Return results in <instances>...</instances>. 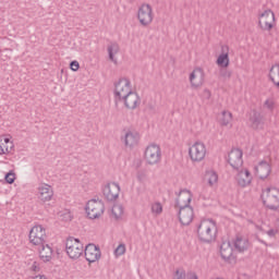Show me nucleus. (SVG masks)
Instances as JSON below:
<instances>
[{
    "instance_id": "nucleus-1",
    "label": "nucleus",
    "mask_w": 279,
    "mask_h": 279,
    "mask_svg": "<svg viewBox=\"0 0 279 279\" xmlns=\"http://www.w3.org/2000/svg\"><path fill=\"white\" fill-rule=\"evenodd\" d=\"M197 235L202 243H213L217 239V225L214 220H202L197 227Z\"/></svg>"
},
{
    "instance_id": "nucleus-2",
    "label": "nucleus",
    "mask_w": 279,
    "mask_h": 279,
    "mask_svg": "<svg viewBox=\"0 0 279 279\" xmlns=\"http://www.w3.org/2000/svg\"><path fill=\"white\" fill-rule=\"evenodd\" d=\"M187 202L186 204H182L180 199H175V208H179V221L181 226H190L193 221L194 211L193 207L191 206V194L186 193L185 195Z\"/></svg>"
},
{
    "instance_id": "nucleus-3",
    "label": "nucleus",
    "mask_w": 279,
    "mask_h": 279,
    "mask_svg": "<svg viewBox=\"0 0 279 279\" xmlns=\"http://www.w3.org/2000/svg\"><path fill=\"white\" fill-rule=\"evenodd\" d=\"M106 213V204L99 198H92L86 202L85 215L87 219L95 220L101 219Z\"/></svg>"
},
{
    "instance_id": "nucleus-4",
    "label": "nucleus",
    "mask_w": 279,
    "mask_h": 279,
    "mask_svg": "<svg viewBox=\"0 0 279 279\" xmlns=\"http://www.w3.org/2000/svg\"><path fill=\"white\" fill-rule=\"evenodd\" d=\"M28 241L33 247L47 243V229L43 225H35L28 232Z\"/></svg>"
},
{
    "instance_id": "nucleus-5",
    "label": "nucleus",
    "mask_w": 279,
    "mask_h": 279,
    "mask_svg": "<svg viewBox=\"0 0 279 279\" xmlns=\"http://www.w3.org/2000/svg\"><path fill=\"white\" fill-rule=\"evenodd\" d=\"M262 202L269 210H278L279 208V190L277 187H267L263 191Z\"/></svg>"
},
{
    "instance_id": "nucleus-6",
    "label": "nucleus",
    "mask_w": 279,
    "mask_h": 279,
    "mask_svg": "<svg viewBox=\"0 0 279 279\" xmlns=\"http://www.w3.org/2000/svg\"><path fill=\"white\" fill-rule=\"evenodd\" d=\"M65 252L71 260H77L84 256V244L78 239L69 238L65 242Z\"/></svg>"
},
{
    "instance_id": "nucleus-7",
    "label": "nucleus",
    "mask_w": 279,
    "mask_h": 279,
    "mask_svg": "<svg viewBox=\"0 0 279 279\" xmlns=\"http://www.w3.org/2000/svg\"><path fill=\"white\" fill-rule=\"evenodd\" d=\"M276 25V14L270 9L258 14V27L263 32H271Z\"/></svg>"
},
{
    "instance_id": "nucleus-8",
    "label": "nucleus",
    "mask_w": 279,
    "mask_h": 279,
    "mask_svg": "<svg viewBox=\"0 0 279 279\" xmlns=\"http://www.w3.org/2000/svg\"><path fill=\"white\" fill-rule=\"evenodd\" d=\"M132 93V83L128 78H120L116 84L114 97L116 101H121L124 97Z\"/></svg>"
},
{
    "instance_id": "nucleus-9",
    "label": "nucleus",
    "mask_w": 279,
    "mask_h": 279,
    "mask_svg": "<svg viewBox=\"0 0 279 279\" xmlns=\"http://www.w3.org/2000/svg\"><path fill=\"white\" fill-rule=\"evenodd\" d=\"M137 20L143 27L151 25V22L154 21V10L149 4L144 3L138 8Z\"/></svg>"
},
{
    "instance_id": "nucleus-10",
    "label": "nucleus",
    "mask_w": 279,
    "mask_h": 279,
    "mask_svg": "<svg viewBox=\"0 0 279 279\" xmlns=\"http://www.w3.org/2000/svg\"><path fill=\"white\" fill-rule=\"evenodd\" d=\"M145 160L148 165H158L162 158V151L160 146L156 144H150L145 150Z\"/></svg>"
},
{
    "instance_id": "nucleus-11",
    "label": "nucleus",
    "mask_w": 279,
    "mask_h": 279,
    "mask_svg": "<svg viewBox=\"0 0 279 279\" xmlns=\"http://www.w3.org/2000/svg\"><path fill=\"white\" fill-rule=\"evenodd\" d=\"M36 195L41 204H47L53 199V187L49 183H39Z\"/></svg>"
},
{
    "instance_id": "nucleus-12",
    "label": "nucleus",
    "mask_w": 279,
    "mask_h": 279,
    "mask_svg": "<svg viewBox=\"0 0 279 279\" xmlns=\"http://www.w3.org/2000/svg\"><path fill=\"white\" fill-rule=\"evenodd\" d=\"M189 156L193 162H202L206 158V145L201 142H196L189 149Z\"/></svg>"
},
{
    "instance_id": "nucleus-13",
    "label": "nucleus",
    "mask_w": 279,
    "mask_h": 279,
    "mask_svg": "<svg viewBox=\"0 0 279 279\" xmlns=\"http://www.w3.org/2000/svg\"><path fill=\"white\" fill-rule=\"evenodd\" d=\"M85 259L87 263H97L101 258V250L95 244H88L84 248Z\"/></svg>"
},
{
    "instance_id": "nucleus-14",
    "label": "nucleus",
    "mask_w": 279,
    "mask_h": 279,
    "mask_svg": "<svg viewBox=\"0 0 279 279\" xmlns=\"http://www.w3.org/2000/svg\"><path fill=\"white\" fill-rule=\"evenodd\" d=\"M228 162L232 169H239L240 167H243V150H241V148H233L229 153Z\"/></svg>"
},
{
    "instance_id": "nucleus-15",
    "label": "nucleus",
    "mask_w": 279,
    "mask_h": 279,
    "mask_svg": "<svg viewBox=\"0 0 279 279\" xmlns=\"http://www.w3.org/2000/svg\"><path fill=\"white\" fill-rule=\"evenodd\" d=\"M14 151V142L10 135L0 136V156H7Z\"/></svg>"
},
{
    "instance_id": "nucleus-16",
    "label": "nucleus",
    "mask_w": 279,
    "mask_h": 279,
    "mask_svg": "<svg viewBox=\"0 0 279 279\" xmlns=\"http://www.w3.org/2000/svg\"><path fill=\"white\" fill-rule=\"evenodd\" d=\"M38 250L39 258L43 263H49L53 258V248L45 242L43 245L35 246Z\"/></svg>"
},
{
    "instance_id": "nucleus-17",
    "label": "nucleus",
    "mask_w": 279,
    "mask_h": 279,
    "mask_svg": "<svg viewBox=\"0 0 279 279\" xmlns=\"http://www.w3.org/2000/svg\"><path fill=\"white\" fill-rule=\"evenodd\" d=\"M121 101L124 102L125 108L129 110H135L141 104V97H138L136 92H131L129 95L124 96Z\"/></svg>"
},
{
    "instance_id": "nucleus-18",
    "label": "nucleus",
    "mask_w": 279,
    "mask_h": 279,
    "mask_svg": "<svg viewBox=\"0 0 279 279\" xmlns=\"http://www.w3.org/2000/svg\"><path fill=\"white\" fill-rule=\"evenodd\" d=\"M190 83L192 88H199L204 84V70L202 68H196L190 74Z\"/></svg>"
},
{
    "instance_id": "nucleus-19",
    "label": "nucleus",
    "mask_w": 279,
    "mask_h": 279,
    "mask_svg": "<svg viewBox=\"0 0 279 279\" xmlns=\"http://www.w3.org/2000/svg\"><path fill=\"white\" fill-rule=\"evenodd\" d=\"M255 173L259 180H267L271 173V166L269 162L263 160L255 167Z\"/></svg>"
},
{
    "instance_id": "nucleus-20",
    "label": "nucleus",
    "mask_w": 279,
    "mask_h": 279,
    "mask_svg": "<svg viewBox=\"0 0 279 279\" xmlns=\"http://www.w3.org/2000/svg\"><path fill=\"white\" fill-rule=\"evenodd\" d=\"M108 193L106 195L107 202H116L119 199V193H121V186L118 183L111 182L107 184Z\"/></svg>"
},
{
    "instance_id": "nucleus-21",
    "label": "nucleus",
    "mask_w": 279,
    "mask_h": 279,
    "mask_svg": "<svg viewBox=\"0 0 279 279\" xmlns=\"http://www.w3.org/2000/svg\"><path fill=\"white\" fill-rule=\"evenodd\" d=\"M119 51H121V47L117 43H110L107 47L108 60L116 66L119 65V59H117Z\"/></svg>"
},
{
    "instance_id": "nucleus-22",
    "label": "nucleus",
    "mask_w": 279,
    "mask_h": 279,
    "mask_svg": "<svg viewBox=\"0 0 279 279\" xmlns=\"http://www.w3.org/2000/svg\"><path fill=\"white\" fill-rule=\"evenodd\" d=\"M141 141V134L137 131H126L124 135V145L125 147H135Z\"/></svg>"
},
{
    "instance_id": "nucleus-23",
    "label": "nucleus",
    "mask_w": 279,
    "mask_h": 279,
    "mask_svg": "<svg viewBox=\"0 0 279 279\" xmlns=\"http://www.w3.org/2000/svg\"><path fill=\"white\" fill-rule=\"evenodd\" d=\"M235 180L238 182V185L241 186L242 189H245V186H248V184H252V173L250 170H241L236 177Z\"/></svg>"
},
{
    "instance_id": "nucleus-24",
    "label": "nucleus",
    "mask_w": 279,
    "mask_h": 279,
    "mask_svg": "<svg viewBox=\"0 0 279 279\" xmlns=\"http://www.w3.org/2000/svg\"><path fill=\"white\" fill-rule=\"evenodd\" d=\"M233 252L234 247H232L230 241L222 242L220 245V256L223 258V260H230V258H232Z\"/></svg>"
},
{
    "instance_id": "nucleus-25",
    "label": "nucleus",
    "mask_w": 279,
    "mask_h": 279,
    "mask_svg": "<svg viewBox=\"0 0 279 279\" xmlns=\"http://www.w3.org/2000/svg\"><path fill=\"white\" fill-rule=\"evenodd\" d=\"M233 247L235 252H240V254H243V252H246V250L250 247V242L246 239L238 236L233 241Z\"/></svg>"
},
{
    "instance_id": "nucleus-26",
    "label": "nucleus",
    "mask_w": 279,
    "mask_h": 279,
    "mask_svg": "<svg viewBox=\"0 0 279 279\" xmlns=\"http://www.w3.org/2000/svg\"><path fill=\"white\" fill-rule=\"evenodd\" d=\"M250 122L253 130H260L263 128V116L257 111H253Z\"/></svg>"
},
{
    "instance_id": "nucleus-27",
    "label": "nucleus",
    "mask_w": 279,
    "mask_h": 279,
    "mask_svg": "<svg viewBox=\"0 0 279 279\" xmlns=\"http://www.w3.org/2000/svg\"><path fill=\"white\" fill-rule=\"evenodd\" d=\"M269 80L279 88V64H275L270 68Z\"/></svg>"
},
{
    "instance_id": "nucleus-28",
    "label": "nucleus",
    "mask_w": 279,
    "mask_h": 279,
    "mask_svg": "<svg viewBox=\"0 0 279 279\" xmlns=\"http://www.w3.org/2000/svg\"><path fill=\"white\" fill-rule=\"evenodd\" d=\"M111 219H114L116 221H120L123 217V205L116 204L111 208Z\"/></svg>"
},
{
    "instance_id": "nucleus-29",
    "label": "nucleus",
    "mask_w": 279,
    "mask_h": 279,
    "mask_svg": "<svg viewBox=\"0 0 279 279\" xmlns=\"http://www.w3.org/2000/svg\"><path fill=\"white\" fill-rule=\"evenodd\" d=\"M216 64H218L221 69H228L230 66V56L220 54L216 60Z\"/></svg>"
},
{
    "instance_id": "nucleus-30",
    "label": "nucleus",
    "mask_w": 279,
    "mask_h": 279,
    "mask_svg": "<svg viewBox=\"0 0 279 279\" xmlns=\"http://www.w3.org/2000/svg\"><path fill=\"white\" fill-rule=\"evenodd\" d=\"M231 121H232V112L222 111L221 116H220V119H219L220 125H223V126L230 125Z\"/></svg>"
},
{
    "instance_id": "nucleus-31",
    "label": "nucleus",
    "mask_w": 279,
    "mask_h": 279,
    "mask_svg": "<svg viewBox=\"0 0 279 279\" xmlns=\"http://www.w3.org/2000/svg\"><path fill=\"white\" fill-rule=\"evenodd\" d=\"M206 178H207V182H208L209 186H214L215 184H217V182L219 180V175H217V172H215V171L207 172Z\"/></svg>"
},
{
    "instance_id": "nucleus-32",
    "label": "nucleus",
    "mask_w": 279,
    "mask_h": 279,
    "mask_svg": "<svg viewBox=\"0 0 279 279\" xmlns=\"http://www.w3.org/2000/svg\"><path fill=\"white\" fill-rule=\"evenodd\" d=\"M186 193L190 194L191 202H193V194L191 193V191H189V190H181L179 192V194L177 193V195H178L177 199H180L181 204H186V202H189V199L186 198Z\"/></svg>"
},
{
    "instance_id": "nucleus-33",
    "label": "nucleus",
    "mask_w": 279,
    "mask_h": 279,
    "mask_svg": "<svg viewBox=\"0 0 279 279\" xmlns=\"http://www.w3.org/2000/svg\"><path fill=\"white\" fill-rule=\"evenodd\" d=\"M59 217L62 221H71L73 219V214L70 209H63L59 213Z\"/></svg>"
},
{
    "instance_id": "nucleus-34",
    "label": "nucleus",
    "mask_w": 279,
    "mask_h": 279,
    "mask_svg": "<svg viewBox=\"0 0 279 279\" xmlns=\"http://www.w3.org/2000/svg\"><path fill=\"white\" fill-rule=\"evenodd\" d=\"M4 180H5L7 184H14V182L16 181V173L13 170H10L4 175Z\"/></svg>"
},
{
    "instance_id": "nucleus-35",
    "label": "nucleus",
    "mask_w": 279,
    "mask_h": 279,
    "mask_svg": "<svg viewBox=\"0 0 279 279\" xmlns=\"http://www.w3.org/2000/svg\"><path fill=\"white\" fill-rule=\"evenodd\" d=\"M172 279H186V271L182 268L177 269Z\"/></svg>"
},
{
    "instance_id": "nucleus-36",
    "label": "nucleus",
    "mask_w": 279,
    "mask_h": 279,
    "mask_svg": "<svg viewBox=\"0 0 279 279\" xmlns=\"http://www.w3.org/2000/svg\"><path fill=\"white\" fill-rule=\"evenodd\" d=\"M0 57L2 60H10L12 58V49H4L0 52Z\"/></svg>"
},
{
    "instance_id": "nucleus-37",
    "label": "nucleus",
    "mask_w": 279,
    "mask_h": 279,
    "mask_svg": "<svg viewBox=\"0 0 279 279\" xmlns=\"http://www.w3.org/2000/svg\"><path fill=\"white\" fill-rule=\"evenodd\" d=\"M151 213H155V215H160V213H162V204H160V203L153 204Z\"/></svg>"
},
{
    "instance_id": "nucleus-38",
    "label": "nucleus",
    "mask_w": 279,
    "mask_h": 279,
    "mask_svg": "<svg viewBox=\"0 0 279 279\" xmlns=\"http://www.w3.org/2000/svg\"><path fill=\"white\" fill-rule=\"evenodd\" d=\"M114 254L116 256H123V254H125V244H119L114 250Z\"/></svg>"
},
{
    "instance_id": "nucleus-39",
    "label": "nucleus",
    "mask_w": 279,
    "mask_h": 279,
    "mask_svg": "<svg viewBox=\"0 0 279 279\" xmlns=\"http://www.w3.org/2000/svg\"><path fill=\"white\" fill-rule=\"evenodd\" d=\"M71 71L77 72L80 71V62L77 60H74L70 63Z\"/></svg>"
},
{
    "instance_id": "nucleus-40",
    "label": "nucleus",
    "mask_w": 279,
    "mask_h": 279,
    "mask_svg": "<svg viewBox=\"0 0 279 279\" xmlns=\"http://www.w3.org/2000/svg\"><path fill=\"white\" fill-rule=\"evenodd\" d=\"M264 106L265 108H267L268 110H274V106H275V102L272 99H267L265 102H264Z\"/></svg>"
},
{
    "instance_id": "nucleus-41",
    "label": "nucleus",
    "mask_w": 279,
    "mask_h": 279,
    "mask_svg": "<svg viewBox=\"0 0 279 279\" xmlns=\"http://www.w3.org/2000/svg\"><path fill=\"white\" fill-rule=\"evenodd\" d=\"M220 56H230V47H228V45H222L221 46Z\"/></svg>"
},
{
    "instance_id": "nucleus-42",
    "label": "nucleus",
    "mask_w": 279,
    "mask_h": 279,
    "mask_svg": "<svg viewBox=\"0 0 279 279\" xmlns=\"http://www.w3.org/2000/svg\"><path fill=\"white\" fill-rule=\"evenodd\" d=\"M220 75L221 77H228V80H230V77H232V72L222 69L220 70Z\"/></svg>"
},
{
    "instance_id": "nucleus-43",
    "label": "nucleus",
    "mask_w": 279,
    "mask_h": 279,
    "mask_svg": "<svg viewBox=\"0 0 279 279\" xmlns=\"http://www.w3.org/2000/svg\"><path fill=\"white\" fill-rule=\"evenodd\" d=\"M266 233L268 234V236H276V234H278V230L270 229Z\"/></svg>"
},
{
    "instance_id": "nucleus-44",
    "label": "nucleus",
    "mask_w": 279,
    "mask_h": 279,
    "mask_svg": "<svg viewBox=\"0 0 279 279\" xmlns=\"http://www.w3.org/2000/svg\"><path fill=\"white\" fill-rule=\"evenodd\" d=\"M32 270L33 271H40V267H38V263H34L33 265H32Z\"/></svg>"
},
{
    "instance_id": "nucleus-45",
    "label": "nucleus",
    "mask_w": 279,
    "mask_h": 279,
    "mask_svg": "<svg viewBox=\"0 0 279 279\" xmlns=\"http://www.w3.org/2000/svg\"><path fill=\"white\" fill-rule=\"evenodd\" d=\"M33 279H47L44 275H37Z\"/></svg>"
},
{
    "instance_id": "nucleus-46",
    "label": "nucleus",
    "mask_w": 279,
    "mask_h": 279,
    "mask_svg": "<svg viewBox=\"0 0 279 279\" xmlns=\"http://www.w3.org/2000/svg\"><path fill=\"white\" fill-rule=\"evenodd\" d=\"M143 178H144V174L141 173V172H138V173H137V179H138V180H143Z\"/></svg>"
},
{
    "instance_id": "nucleus-47",
    "label": "nucleus",
    "mask_w": 279,
    "mask_h": 279,
    "mask_svg": "<svg viewBox=\"0 0 279 279\" xmlns=\"http://www.w3.org/2000/svg\"><path fill=\"white\" fill-rule=\"evenodd\" d=\"M259 243H263V245H267V242H265L264 240L258 239Z\"/></svg>"
},
{
    "instance_id": "nucleus-48",
    "label": "nucleus",
    "mask_w": 279,
    "mask_h": 279,
    "mask_svg": "<svg viewBox=\"0 0 279 279\" xmlns=\"http://www.w3.org/2000/svg\"><path fill=\"white\" fill-rule=\"evenodd\" d=\"M205 93H207L208 97H210V90L205 89Z\"/></svg>"
}]
</instances>
